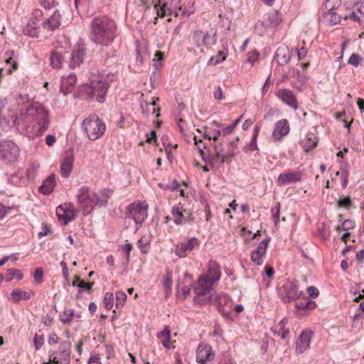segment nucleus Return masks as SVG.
Segmentation results:
<instances>
[{
  "label": "nucleus",
  "instance_id": "nucleus-14",
  "mask_svg": "<svg viewBox=\"0 0 364 364\" xmlns=\"http://www.w3.org/2000/svg\"><path fill=\"white\" fill-rule=\"evenodd\" d=\"M71 354V343L65 341L60 343L58 350H52L49 352V358H52L55 355L59 357L60 360L64 361V364H70Z\"/></svg>",
  "mask_w": 364,
  "mask_h": 364
},
{
  "label": "nucleus",
  "instance_id": "nucleus-32",
  "mask_svg": "<svg viewBox=\"0 0 364 364\" xmlns=\"http://www.w3.org/2000/svg\"><path fill=\"white\" fill-rule=\"evenodd\" d=\"M214 151L215 153V156L213 157L214 160H220V164L228 162L226 151L222 142H218L214 145Z\"/></svg>",
  "mask_w": 364,
  "mask_h": 364
},
{
  "label": "nucleus",
  "instance_id": "nucleus-24",
  "mask_svg": "<svg viewBox=\"0 0 364 364\" xmlns=\"http://www.w3.org/2000/svg\"><path fill=\"white\" fill-rule=\"evenodd\" d=\"M301 180V176L299 173L288 171L280 173L278 176L277 183L279 186H284L291 183L299 182Z\"/></svg>",
  "mask_w": 364,
  "mask_h": 364
},
{
  "label": "nucleus",
  "instance_id": "nucleus-34",
  "mask_svg": "<svg viewBox=\"0 0 364 364\" xmlns=\"http://www.w3.org/2000/svg\"><path fill=\"white\" fill-rule=\"evenodd\" d=\"M316 306V302L304 296L301 300L296 303V307L302 310H312Z\"/></svg>",
  "mask_w": 364,
  "mask_h": 364
},
{
  "label": "nucleus",
  "instance_id": "nucleus-54",
  "mask_svg": "<svg viewBox=\"0 0 364 364\" xmlns=\"http://www.w3.org/2000/svg\"><path fill=\"white\" fill-rule=\"evenodd\" d=\"M360 55L357 53H353L349 58L348 63L355 67H357L360 63Z\"/></svg>",
  "mask_w": 364,
  "mask_h": 364
},
{
  "label": "nucleus",
  "instance_id": "nucleus-33",
  "mask_svg": "<svg viewBox=\"0 0 364 364\" xmlns=\"http://www.w3.org/2000/svg\"><path fill=\"white\" fill-rule=\"evenodd\" d=\"M11 299L14 303H18L21 299L29 300L31 295L28 291H22L20 289H14L11 292Z\"/></svg>",
  "mask_w": 364,
  "mask_h": 364
},
{
  "label": "nucleus",
  "instance_id": "nucleus-60",
  "mask_svg": "<svg viewBox=\"0 0 364 364\" xmlns=\"http://www.w3.org/2000/svg\"><path fill=\"white\" fill-rule=\"evenodd\" d=\"M55 4V1L54 0H43L41 1V5L45 9H50L53 7Z\"/></svg>",
  "mask_w": 364,
  "mask_h": 364
},
{
  "label": "nucleus",
  "instance_id": "nucleus-5",
  "mask_svg": "<svg viewBox=\"0 0 364 364\" xmlns=\"http://www.w3.org/2000/svg\"><path fill=\"white\" fill-rule=\"evenodd\" d=\"M82 128L87 137L92 141L100 138L106 131L105 123L96 114L90 115L85 119L82 123Z\"/></svg>",
  "mask_w": 364,
  "mask_h": 364
},
{
  "label": "nucleus",
  "instance_id": "nucleus-3",
  "mask_svg": "<svg viewBox=\"0 0 364 364\" xmlns=\"http://www.w3.org/2000/svg\"><path fill=\"white\" fill-rule=\"evenodd\" d=\"M115 75L108 73L105 76H100L92 79L90 83L83 85L87 98L90 101L103 103L105 101L109 82L115 80Z\"/></svg>",
  "mask_w": 364,
  "mask_h": 364
},
{
  "label": "nucleus",
  "instance_id": "nucleus-46",
  "mask_svg": "<svg viewBox=\"0 0 364 364\" xmlns=\"http://www.w3.org/2000/svg\"><path fill=\"white\" fill-rule=\"evenodd\" d=\"M341 4V0H326L325 3V8L329 11H333L340 7Z\"/></svg>",
  "mask_w": 364,
  "mask_h": 364
},
{
  "label": "nucleus",
  "instance_id": "nucleus-18",
  "mask_svg": "<svg viewBox=\"0 0 364 364\" xmlns=\"http://www.w3.org/2000/svg\"><path fill=\"white\" fill-rule=\"evenodd\" d=\"M269 242V237L264 239L259 243L257 250L251 252V259L255 264L261 265L263 264V257L266 255Z\"/></svg>",
  "mask_w": 364,
  "mask_h": 364
},
{
  "label": "nucleus",
  "instance_id": "nucleus-39",
  "mask_svg": "<svg viewBox=\"0 0 364 364\" xmlns=\"http://www.w3.org/2000/svg\"><path fill=\"white\" fill-rule=\"evenodd\" d=\"M75 313L73 309H65L60 314V320L63 323H69L72 321Z\"/></svg>",
  "mask_w": 364,
  "mask_h": 364
},
{
  "label": "nucleus",
  "instance_id": "nucleus-20",
  "mask_svg": "<svg viewBox=\"0 0 364 364\" xmlns=\"http://www.w3.org/2000/svg\"><path fill=\"white\" fill-rule=\"evenodd\" d=\"M312 332L310 331H303L296 341V352L301 354L306 351L310 346L312 338Z\"/></svg>",
  "mask_w": 364,
  "mask_h": 364
},
{
  "label": "nucleus",
  "instance_id": "nucleus-12",
  "mask_svg": "<svg viewBox=\"0 0 364 364\" xmlns=\"http://www.w3.org/2000/svg\"><path fill=\"white\" fill-rule=\"evenodd\" d=\"M77 210L74 209L73 203H65L57 207L56 214L59 221L64 225L73 220L76 216Z\"/></svg>",
  "mask_w": 364,
  "mask_h": 364
},
{
  "label": "nucleus",
  "instance_id": "nucleus-23",
  "mask_svg": "<svg viewBox=\"0 0 364 364\" xmlns=\"http://www.w3.org/2000/svg\"><path fill=\"white\" fill-rule=\"evenodd\" d=\"M76 82L77 77L73 73L67 77H63L60 82V92L64 95L71 93L75 89Z\"/></svg>",
  "mask_w": 364,
  "mask_h": 364
},
{
  "label": "nucleus",
  "instance_id": "nucleus-35",
  "mask_svg": "<svg viewBox=\"0 0 364 364\" xmlns=\"http://www.w3.org/2000/svg\"><path fill=\"white\" fill-rule=\"evenodd\" d=\"M171 213L173 216L174 223L176 225H181L183 223V208L180 204L172 207Z\"/></svg>",
  "mask_w": 364,
  "mask_h": 364
},
{
  "label": "nucleus",
  "instance_id": "nucleus-9",
  "mask_svg": "<svg viewBox=\"0 0 364 364\" xmlns=\"http://www.w3.org/2000/svg\"><path fill=\"white\" fill-rule=\"evenodd\" d=\"M217 32L212 29L210 32L196 29L193 32L192 41L196 47L213 46L217 42Z\"/></svg>",
  "mask_w": 364,
  "mask_h": 364
},
{
  "label": "nucleus",
  "instance_id": "nucleus-58",
  "mask_svg": "<svg viewBox=\"0 0 364 364\" xmlns=\"http://www.w3.org/2000/svg\"><path fill=\"white\" fill-rule=\"evenodd\" d=\"M164 284V287L166 289V291H171L172 281H171V274L170 273L167 274V277L165 279Z\"/></svg>",
  "mask_w": 364,
  "mask_h": 364
},
{
  "label": "nucleus",
  "instance_id": "nucleus-52",
  "mask_svg": "<svg viewBox=\"0 0 364 364\" xmlns=\"http://www.w3.org/2000/svg\"><path fill=\"white\" fill-rule=\"evenodd\" d=\"M43 277V269L41 267L37 268L33 274V278H34L35 282L37 284H41L42 282Z\"/></svg>",
  "mask_w": 364,
  "mask_h": 364
},
{
  "label": "nucleus",
  "instance_id": "nucleus-57",
  "mask_svg": "<svg viewBox=\"0 0 364 364\" xmlns=\"http://www.w3.org/2000/svg\"><path fill=\"white\" fill-rule=\"evenodd\" d=\"M348 172L347 171V170H342L341 171V181H342V186L343 188H346L348 185Z\"/></svg>",
  "mask_w": 364,
  "mask_h": 364
},
{
  "label": "nucleus",
  "instance_id": "nucleus-6",
  "mask_svg": "<svg viewBox=\"0 0 364 364\" xmlns=\"http://www.w3.org/2000/svg\"><path fill=\"white\" fill-rule=\"evenodd\" d=\"M76 198L78 207L83 212V215L85 216L90 214L95 208L93 192L90 188L87 186H82L78 190Z\"/></svg>",
  "mask_w": 364,
  "mask_h": 364
},
{
  "label": "nucleus",
  "instance_id": "nucleus-25",
  "mask_svg": "<svg viewBox=\"0 0 364 364\" xmlns=\"http://www.w3.org/2000/svg\"><path fill=\"white\" fill-rule=\"evenodd\" d=\"M74 156L71 152L66 153L60 164V173L64 178H68L73 170Z\"/></svg>",
  "mask_w": 364,
  "mask_h": 364
},
{
  "label": "nucleus",
  "instance_id": "nucleus-16",
  "mask_svg": "<svg viewBox=\"0 0 364 364\" xmlns=\"http://www.w3.org/2000/svg\"><path fill=\"white\" fill-rule=\"evenodd\" d=\"M199 246V241L196 237H191L184 242L176 246L175 253L179 257H186L194 248Z\"/></svg>",
  "mask_w": 364,
  "mask_h": 364
},
{
  "label": "nucleus",
  "instance_id": "nucleus-8",
  "mask_svg": "<svg viewBox=\"0 0 364 364\" xmlns=\"http://www.w3.org/2000/svg\"><path fill=\"white\" fill-rule=\"evenodd\" d=\"M127 210L128 215L126 220H133L136 225H141L148 216V205L143 203L129 204Z\"/></svg>",
  "mask_w": 364,
  "mask_h": 364
},
{
  "label": "nucleus",
  "instance_id": "nucleus-1",
  "mask_svg": "<svg viewBox=\"0 0 364 364\" xmlns=\"http://www.w3.org/2000/svg\"><path fill=\"white\" fill-rule=\"evenodd\" d=\"M117 36L116 22L107 16L94 17L90 25V38L96 44L108 46Z\"/></svg>",
  "mask_w": 364,
  "mask_h": 364
},
{
  "label": "nucleus",
  "instance_id": "nucleus-21",
  "mask_svg": "<svg viewBox=\"0 0 364 364\" xmlns=\"http://www.w3.org/2000/svg\"><path fill=\"white\" fill-rule=\"evenodd\" d=\"M260 22L265 28H276L281 23L282 16L278 11H272L265 14Z\"/></svg>",
  "mask_w": 364,
  "mask_h": 364
},
{
  "label": "nucleus",
  "instance_id": "nucleus-38",
  "mask_svg": "<svg viewBox=\"0 0 364 364\" xmlns=\"http://www.w3.org/2000/svg\"><path fill=\"white\" fill-rule=\"evenodd\" d=\"M158 337L161 341L164 347L170 348L171 345L168 343L170 340V330L168 328H165L158 334Z\"/></svg>",
  "mask_w": 364,
  "mask_h": 364
},
{
  "label": "nucleus",
  "instance_id": "nucleus-28",
  "mask_svg": "<svg viewBox=\"0 0 364 364\" xmlns=\"http://www.w3.org/2000/svg\"><path fill=\"white\" fill-rule=\"evenodd\" d=\"M60 15L58 11H55L53 14L41 24L44 28L53 31L60 26Z\"/></svg>",
  "mask_w": 364,
  "mask_h": 364
},
{
  "label": "nucleus",
  "instance_id": "nucleus-55",
  "mask_svg": "<svg viewBox=\"0 0 364 364\" xmlns=\"http://www.w3.org/2000/svg\"><path fill=\"white\" fill-rule=\"evenodd\" d=\"M306 291H307L309 296L313 299L317 298L319 295L318 289L314 286H310V287H307Z\"/></svg>",
  "mask_w": 364,
  "mask_h": 364
},
{
  "label": "nucleus",
  "instance_id": "nucleus-41",
  "mask_svg": "<svg viewBox=\"0 0 364 364\" xmlns=\"http://www.w3.org/2000/svg\"><path fill=\"white\" fill-rule=\"evenodd\" d=\"M116 299V307L117 309H121L124 306V301L127 299V295L124 291H117L115 294Z\"/></svg>",
  "mask_w": 364,
  "mask_h": 364
},
{
  "label": "nucleus",
  "instance_id": "nucleus-53",
  "mask_svg": "<svg viewBox=\"0 0 364 364\" xmlns=\"http://www.w3.org/2000/svg\"><path fill=\"white\" fill-rule=\"evenodd\" d=\"M35 348L38 350L44 343V336L43 335H36L33 339Z\"/></svg>",
  "mask_w": 364,
  "mask_h": 364
},
{
  "label": "nucleus",
  "instance_id": "nucleus-44",
  "mask_svg": "<svg viewBox=\"0 0 364 364\" xmlns=\"http://www.w3.org/2000/svg\"><path fill=\"white\" fill-rule=\"evenodd\" d=\"M354 228V223L350 220H345L341 225L336 226V230L337 232L347 231Z\"/></svg>",
  "mask_w": 364,
  "mask_h": 364
},
{
  "label": "nucleus",
  "instance_id": "nucleus-27",
  "mask_svg": "<svg viewBox=\"0 0 364 364\" xmlns=\"http://www.w3.org/2000/svg\"><path fill=\"white\" fill-rule=\"evenodd\" d=\"M40 23L36 19H30L23 28V33L32 38H38L39 36Z\"/></svg>",
  "mask_w": 364,
  "mask_h": 364
},
{
  "label": "nucleus",
  "instance_id": "nucleus-62",
  "mask_svg": "<svg viewBox=\"0 0 364 364\" xmlns=\"http://www.w3.org/2000/svg\"><path fill=\"white\" fill-rule=\"evenodd\" d=\"M210 132H211L212 139L215 141L218 140L219 137L221 136V132L220 129H210Z\"/></svg>",
  "mask_w": 364,
  "mask_h": 364
},
{
  "label": "nucleus",
  "instance_id": "nucleus-48",
  "mask_svg": "<svg viewBox=\"0 0 364 364\" xmlns=\"http://www.w3.org/2000/svg\"><path fill=\"white\" fill-rule=\"evenodd\" d=\"M272 218L274 220L275 225H277L279 222L280 214V203H277L275 206L272 208Z\"/></svg>",
  "mask_w": 364,
  "mask_h": 364
},
{
  "label": "nucleus",
  "instance_id": "nucleus-31",
  "mask_svg": "<svg viewBox=\"0 0 364 364\" xmlns=\"http://www.w3.org/2000/svg\"><path fill=\"white\" fill-rule=\"evenodd\" d=\"M288 319L287 318H284L282 319L279 323L274 326L272 331L277 333L282 339H285L289 336V330L286 328V324L287 323Z\"/></svg>",
  "mask_w": 364,
  "mask_h": 364
},
{
  "label": "nucleus",
  "instance_id": "nucleus-50",
  "mask_svg": "<svg viewBox=\"0 0 364 364\" xmlns=\"http://www.w3.org/2000/svg\"><path fill=\"white\" fill-rule=\"evenodd\" d=\"M338 205L339 207H343L348 210L351 205V200L348 196H342L340 197Z\"/></svg>",
  "mask_w": 364,
  "mask_h": 364
},
{
  "label": "nucleus",
  "instance_id": "nucleus-7",
  "mask_svg": "<svg viewBox=\"0 0 364 364\" xmlns=\"http://www.w3.org/2000/svg\"><path fill=\"white\" fill-rule=\"evenodd\" d=\"M297 283L296 280H288L279 289L278 294L284 303H290L304 296V292L299 290Z\"/></svg>",
  "mask_w": 364,
  "mask_h": 364
},
{
  "label": "nucleus",
  "instance_id": "nucleus-61",
  "mask_svg": "<svg viewBox=\"0 0 364 364\" xmlns=\"http://www.w3.org/2000/svg\"><path fill=\"white\" fill-rule=\"evenodd\" d=\"M59 341V338L58 336L53 333L49 335L48 343L50 345L58 343Z\"/></svg>",
  "mask_w": 364,
  "mask_h": 364
},
{
  "label": "nucleus",
  "instance_id": "nucleus-15",
  "mask_svg": "<svg viewBox=\"0 0 364 364\" xmlns=\"http://www.w3.org/2000/svg\"><path fill=\"white\" fill-rule=\"evenodd\" d=\"M69 57V51L63 48H56L50 54V65L53 68L60 69Z\"/></svg>",
  "mask_w": 364,
  "mask_h": 364
},
{
  "label": "nucleus",
  "instance_id": "nucleus-47",
  "mask_svg": "<svg viewBox=\"0 0 364 364\" xmlns=\"http://www.w3.org/2000/svg\"><path fill=\"white\" fill-rule=\"evenodd\" d=\"M40 166L36 162H33L26 171V173L28 178H33L37 173Z\"/></svg>",
  "mask_w": 364,
  "mask_h": 364
},
{
  "label": "nucleus",
  "instance_id": "nucleus-40",
  "mask_svg": "<svg viewBox=\"0 0 364 364\" xmlns=\"http://www.w3.org/2000/svg\"><path fill=\"white\" fill-rule=\"evenodd\" d=\"M238 140L239 137L237 136L235 141H231L229 142L228 149L226 151L228 162H229L230 161V159L235 155V150L237 149L236 141H237Z\"/></svg>",
  "mask_w": 364,
  "mask_h": 364
},
{
  "label": "nucleus",
  "instance_id": "nucleus-45",
  "mask_svg": "<svg viewBox=\"0 0 364 364\" xmlns=\"http://www.w3.org/2000/svg\"><path fill=\"white\" fill-rule=\"evenodd\" d=\"M114 294L111 292H107L104 297V304L105 307L107 310H110L112 309L114 305Z\"/></svg>",
  "mask_w": 364,
  "mask_h": 364
},
{
  "label": "nucleus",
  "instance_id": "nucleus-29",
  "mask_svg": "<svg viewBox=\"0 0 364 364\" xmlns=\"http://www.w3.org/2000/svg\"><path fill=\"white\" fill-rule=\"evenodd\" d=\"M111 193V191L107 189L101 191L99 193L93 192L95 207L97 205L100 207L105 205L110 198Z\"/></svg>",
  "mask_w": 364,
  "mask_h": 364
},
{
  "label": "nucleus",
  "instance_id": "nucleus-37",
  "mask_svg": "<svg viewBox=\"0 0 364 364\" xmlns=\"http://www.w3.org/2000/svg\"><path fill=\"white\" fill-rule=\"evenodd\" d=\"M93 284L94 282L85 283L83 281L80 282L79 284H77L78 294L77 295V299H79L81 296V294L84 291H87L88 293L90 294L92 291Z\"/></svg>",
  "mask_w": 364,
  "mask_h": 364
},
{
  "label": "nucleus",
  "instance_id": "nucleus-10",
  "mask_svg": "<svg viewBox=\"0 0 364 364\" xmlns=\"http://www.w3.org/2000/svg\"><path fill=\"white\" fill-rule=\"evenodd\" d=\"M19 156L18 146L11 141L0 143V159L6 162H15Z\"/></svg>",
  "mask_w": 364,
  "mask_h": 364
},
{
  "label": "nucleus",
  "instance_id": "nucleus-59",
  "mask_svg": "<svg viewBox=\"0 0 364 364\" xmlns=\"http://www.w3.org/2000/svg\"><path fill=\"white\" fill-rule=\"evenodd\" d=\"M214 97L216 100H221L224 98L222 88L218 86L214 92Z\"/></svg>",
  "mask_w": 364,
  "mask_h": 364
},
{
  "label": "nucleus",
  "instance_id": "nucleus-36",
  "mask_svg": "<svg viewBox=\"0 0 364 364\" xmlns=\"http://www.w3.org/2000/svg\"><path fill=\"white\" fill-rule=\"evenodd\" d=\"M259 132V127L258 126H255L253 130V135L252 138L251 142L247 144L245 149L247 151H253L258 149L257 144V139L258 136Z\"/></svg>",
  "mask_w": 364,
  "mask_h": 364
},
{
  "label": "nucleus",
  "instance_id": "nucleus-56",
  "mask_svg": "<svg viewBox=\"0 0 364 364\" xmlns=\"http://www.w3.org/2000/svg\"><path fill=\"white\" fill-rule=\"evenodd\" d=\"M60 264V267H61L62 270H63V277L66 279L68 284H69V282H68V268L67 267V264L65 263V261H61Z\"/></svg>",
  "mask_w": 364,
  "mask_h": 364
},
{
  "label": "nucleus",
  "instance_id": "nucleus-42",
  "mask_svg": "<svg viewBox=\"0 0 364 364\" xmlns=\"http://www.w3.org/2000/svg\"><path fill=\"white\" fill-rule=\"evenodd\" d=\"M226 59V54L224 51H220L216 55L213 56L208 61V65H216Z\"/></svg>",
  "mask_w": 364,
  "mask_h": 364
},
{
  "label": "nucleus",
  "instance_id": "nucleus-19",
  "mask_svg": "<svg viewBox=\"0 0 364 364\" xmlns=\"http://www.w3.org/2000/svg\"><path fill=\"white\" fill-rule=\"evenodd\" d=\"M290 131L289 122L286 119L279 120L274 124L272 132V138L275 141L281 140L284 136H287Z\"/></svg>",
  "mask_w": 364,
  "mask_h": 364
},
{
  "label": "nucleus",
  "instance_id": "nucleus-22",
  "mask_svg": "<svg viewBox=\"0 0 364 364\" xmlns=\"http://www.w3.org/2000/svg\"><path fill=\"white\" fill-rule=\"evenodd\" d=\"M85 54V48L80 46H78L72 53L69 52V57H68L69 60L68 66L72 69L78 67L82 63Z\"/></svg>",
  "mask_w": 364,
  "mask_h": 364
},
{
  "label": "nucleus",
  "instance_id": "nucleus-2",
  "mask_svg": "<svg viewBox=\"0 0 364 364\" xmlns=\"http://www.w3.org/2000/svg\"><path fill=\"white\" fill-rule=\"evenodd\" d=\"M220 277L221 272L219 265L214 261H209L206 272L201 274L193 285L196 294L194 302L204 304L205 302L200 301V298L208 295L210 292L214 283L218 282Z\"/></svg>",
  "mask_w": 364,
  "mask_h": 364
},
{
  "label": "nucleus",
  "instance_id": "nucleus-30",
  "mask_svg": "<svg viewBox=\"0 0 364 364\" xmlns=\"http://www.w3.org/2000/svg\"><path fill=\"white\" fill-rule=\"evenodd\" d=\"M55 186V176L51 174L43 182V184L39 187V190L44 195H48L53 191Z\"/></svg>",
  "mask_w": 364,
  "mask_h": 364
},
{
  "label": "nucleus",
  "instance_id": "nucleus-51",
  "mask_svg": "<svg viewBox=\"0 0 364 364\" xmlns=\"http://www.w3.org/2000/svg\"><path fill=\"white\" fill-rule=\"evenodd\" d=\"M156 101L154 100L153 102H151V103H145V107H146V111L145 112V107H144V105L142 104L141 105V108L143 109L142 112L145 114H148V109H149V106H152L153 107V110H152V112L153 114L156 113V117H159L160 116V114L159 112V109L156 110V109L154 107V106L156 105Z\"/></svg>",
  "mask_w": 364,
  "mask_h": 364
},
{
  "label": "nucleus",
  "instance_id": "nucleus-11",
  "mask_svg": "<svg viewBox=\"0 0 364 364\" xmlns=\"http://www.w3.org/2000/svg\"><path fill=\"white\" fill-rule=\"evenodd\" d=\"M207 302L215 306L221 312L224 318H230L229 309H231L232 302L228 296L226 294H219L214 298L208 296Z\"/></svg>",
  "mask_w": 364,
  "mask_h": 364
},
{
  "label": "nucleus",
  "instance_id": "nucleus-4",
  "mask_svg": "<svg viewBox=\"0 0 364 364\" xmlns=\"http://www.w3.org/2000/svg\"><path fill=\"white\" fill-rule=\"evenodd\" d=\"M23 114L28 121H31L38 124V132L39 134H43L48 129L49 125V113L41 105L38 103L30 105L26 108Z\"/></svg>",
  "mask_w": 364,
  "mask_h": 364
},
{
  "label": "nucleus",
  "instance_id": "nucleus-43",
  "mask_svg": "<svg viewBox=\"0 0 364 364\" xmlns=\"http://www.w3.org/2000/svg\"><path fill=\"white\" fill-rule=\"evenodd\" d=\"M324 17L333 24H337L340 23L341 20V16L333 11L326 12Z\"/></svg>",
  "mask_w": 364,
  "mask_h": 364
},
{
  "label": "nucleus",
  "instance_id": "nucleus-17",
  "mask_svg": "<svg viewBox=\"0 0 364 364\" xmlns=\"http://www.w3.org/2000/svg\"><path fill=\"white\" fill-rule=\"evenodd\" d=\"M276 96L284 103L292 107L294 110L298 109V102L293 91L289 89H279Z\"/></svg>",
  "mask_w": 364,
  "mask_h": 364
},
{
  "label": "nucleus",
  "instance_id": "nucleus-26",
  "mask_svg": "<svg viewBox=\"0 0 364 364\" xmlns=\"http://www.w3.org/2000/svg\"><path fill=\"white\" fill-rule=\"evenodd\" d=\"M280 65H285L290 61L291 54L289 48L287 46L279 47L274 57Z\"/></svg>",
  "mask_w": 364,
  "mask_h": 364
},
{
  "label": "nucleus",
  "instance_id": "nucleus-64",
  "mask_svg": "<svg viewBox=\"0 0 364 364\" xmlns=\"http://www.w3.org/2000/svg\"><path fill=\"white\" fill-rule=\"evenodd\" d=\"M355 10L360 14L361 15H364V5L363 4H357L354 6Z\"/></svg>",
  "mask_w": 364,
  "mask_h": 364
},
{
  "label": "nucleus",
  "instance_id": "nucleus-63",
  "mask_svg": "<svg viewBox=\"0 0 364 364\" xmlns=\"http://www.w3.org/2000/svg\"><path fill=\"white\" fill-rule=\"evenodd\" d=\"M233 130H234V129L230 125L226 127H223V129L220 130L221 135L223 136H225L228 135V134H230Z\"/></svg>",
  "mask_w": 364,
  "mask_h": 364
},
{
  "label": "nucleus",
  "instance_id": "nucleus-13",
  "mask_svg": "<svg viewBox=\"0 0 364 364\" xmlns=\"http://www.w3.org/2000/svg\"><path fill=\"white\" fill-rule=\"evenodd\" d=\"M214 354L212 347L208 344L200 343L196 350V360L200 364H210Z\"/></svg>",
  "mask_w": 364,
  "mask_h": 364
},
{
  "label": "nucleus",
  "instance_id": "nucleus-49",
  "mask_svg": "<svg viewBox=\"0 0 364 364\" xmlns=\"http://www.w3.org/2000/svg\"><path fill=\"white\" fill-rule=\"evenodd\" d=\"M7 272L9 275L11 277L7 279L8 281H11L14 277H16L18 280H21L23 279V275L21 270L19 269H8Z\"/></svg>",
  "mask_w": 364,
  "mask_h": 364
}]
</instances>
